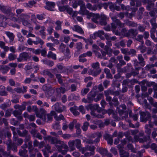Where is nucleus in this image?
<instances>
[{"label": "nucleus", "instance_id": "f03ea898", "mask_svg": "<svg viewBox=\"0 0 157 157\" xmlns=\"http://www.w3.org/2000/svg\"><path fill=\"white\" fill-rule=\"evenodd\" d=\"M97 88V87L96 86L94 87L92 90L88 95L87 99H86L83 98L82 100V101L85 103H90L92 101L97 94V92L95 90Z\"/></svg>", "mask_w": 157, "mask_h": 157}, {"label": "nucleus", "instance_id": "bf43d9fd", "mask_svg": "<svg viewBox=\"0 0 157 157\" xmlns=\"http://www.w3.org/2000/svg\"><path fill=\"white\" fill-rule=\"evenodd\" d=\"M103 84L105 87L106 88L109 84V81L107 80H105L103 82Z\"/></svg>", "mask_w": 157, "mask_h": 157}, {"label": "nucleus", "instance_id": "f3484780", "mask_svg": "<svg viewBox=\"0 0 157 157\" xmlns=\"http://www.w3.org/2000/svg\"><path fill=\"white\" fill-rule=\"evenodd\" d=\"M63 23V21H61L59 20L57 21L56 22L55 24L56 25V26L55 27V29L56 31H59V30H61L62 29L61 25Z\"/></svg>", "mask_w": 157, "mask_h": 157}, {"label": "nucleus", "instance_id": "6e6552de", "mask_svg": "<svg viewBox=\"0 0 157 157\" xmlns=\"http://www.w3.org/2000/svg\"><path fill=\"white\" fill-rule=\"evenodd\" d=\"M21 17L23 18L22 20L21 19V22H22L23 25L25 26L29 27L31 24L27 19H29L30 18V16L27 14H22Z\"/></svg>", "mask_w": 157, "mask_h": 157}, {"label": "nucleus", "instance_id": "412c9836", "mask_svg": "<svg viewBox=\"0 0 157 157\" xmlns=\"http://www.w3.org/2000/svg\"><path fill=\"white\" fill-rule=\"evenodd\" d=\"M138 59L140 61L139 63L141 66H144L145 64V63L144 61V59L142 55L139 54L138 55Z\"/></svg>", "mask_w": 157, "mask_h": 157}, {"label": "nucleus", "instance_id": "a878e982", "mask_svg": "<svg viewBox=\"0 0 157 157\" xmlns=\"http://www.w3.org/2000/svg\"><path fill=\"white\" fill-rule=\"evenodd\" d=\"M37 40L33 41V43L36 45H37L39 44H40L41 45L44 44V42L43 40L39 38L36 37Z\"/></svg>", "mask_w": 157, "mask_h": 157}, {"label": "nucleus", "instance_id": "39448f33", "mask_svg": "<svg viewBox=\"0 0 157 157\" xmlns=\"http://www.w3.org/2000/svg\"><path fill=\"white\" fill-rule=\"evenodd\" d=\"M112 19L113 22L112 23L111 25L113 29H114L113 31H115L117 26H119L120 27H123L124 26V24L121 23L120 21L117 19L115 17H112Z\"/></svg>", "mask_w": 157, "mask_h": 157}, {"label": "nucleus", "instance_id": "de8ad7c7", "mask_svg": "<svg viewBox=\"0 0 157 157\" xmlns=\"http://www.w3.org/2000/svg\"><path fill=\"white\" fill-rule=\"evenodd\" d=\"M38 109L36 106H32V111L35 112L36 115V113L38 112Z\"/></svg>", "mask_w": 157, "mask_h": 157}, {"label": "nucleus", "instance_id": "cd10ccee", "mask_svg": "<svg viewBox=\"0 0 157 157\" xmlns=\"http://www.w3.org/2000/svg\"><path fill=\"white\" fill-rule=\"evenodd\" d=\"M87 8L91 10H96L97 7L94 6H92L90 4L88 3L86 5Z\"/></svg>", "mask_w": 157, "mask_h": 157}, {"label": "nucleus", "instance_id": "bb28decb", "mask_svg": "<svg viewBox=\"0 0 157 157\" xmlns=\"http://www.w3.org/2000/svg\"><path fill=\"white\" fill-rule=\"evenodd\" d=\"M56 91L57 94H59L60 93H64L66 91V90L64 88L60 87L59 88H57L56 89Z\"/></svg>", "mask_w": 157, "mask_h": 157}, {"label": "nucleus", "instance_id": "3c124183", "mask_svg": "<svg viewBox=\"0 0 157 157\" xmlns=\"http://www.w3.org/2000/svg\"><path fill=\"white\" fill-rule=\"evenodd\" d=\"M10 105L9 104H6L4 103L2 104L0 106V107L1 109H6L7 106H10Z\"/></svg>", "mask_w": 157, "mask_h": 157}, {"label": "nucleus", "instance_id": "423d86ee", "mask_svg": "<svg viewBox=\"0 0 157 157\" xmlns=\"http://www.w3.org/2000/svg\"><path fill=\"white\" fill-rule=\"evenodd\" d=\"M52 108L53 109H55L58 113H60L66 109L65 106L59 104L58 103H57L53 105L52 106Z\"/></svg>", "mask_w": 157, "mask_h": 157}, {"label": "nucleus", "instance_id": "774afa93", "mask_svg": "<svg viewBox=\"0 0 157 157\" xmlns=\"http://www.w3.org/2000/svg\"><path fill=\"white\" fill-rule=\"evenodd\" d=\"M46 64L50 67H52L54 65V63L52 61H48Z\"/></svg>", "mask_w": 157, "mask_h": 157}, {"label": "nucleus", "instance_id": "2eb2a0df", "mask_svg": "<svg viewBox=\"0 0 157 157\" xmlns=\"http://www.w3.org/2000/svg\"><path fill=\"white\" fill-rule=\"evenodd\" d=\"M94 34L95 36L99 37L102 40L104 39L105 33L103 31H99L95 33Z\"/></svg>", "mask_w": 157, "mask_h": 157}, {"label": "nucleus", "instance_id": "58836bf2", "mask_svg": "<svg viewBox=\"0 0 157 157\" xmlns=\"http://www.w3.org/2000/svg\"><path fill=\"white\" fill-rule=\"evenodd\" d=\"M136 52L135 50L133 49H131L130 50H128V55H132V56H134L136 55Z\"/></svg>", "mask_w": 157, "mask_h": 157}, {"label": "nucleus", "instance_id": "37998d69", "mask_svg": "<svg viewBox=\"0 0 157 157\" xmlns=\"http://www.w3.org/2000/svg\"><path fill=\"white\" fill-rule=\"evenodd\" d=\"M76 48L78 50H80L82 48V44L81 42H79L76 44Z\"/></svg>", "mask_w": 157, "mask_h": 157}, {"label": "nucleus", "instance_id": "393cba45", "mask_svg": "<svg viewBox=\"0 0 157 157\" xmlns=\"http://www.w3.org/2000/svg\"><path fill=\"white\" fill-rule=\"evenodd\" d=\"M46 46L49 48V50L51 51H54L56 50L55 48H54V44L51 43H48L46 44Z\"/></svg>", "mask_w": 157, "mask_h": 157}, {"label": "nucleus", "instance_id": "6e6d98bb", "mask_svg": "<svg viewBox=\"0 0 157 157\" xmlns=\"http://www.w3.org/2000/svg\"><path fill=\"white\" fill-rule=\"evenodd\" d=\"M84 40L85 42L86 43L87 45L89 44H92V41L90 40L86 39L84 38Z\"/></svg>", "mask_w": 157, "mask_h": 157}, {"label": "nucleus", "instance_id": "9d476101", "mask_svg": "<svg viewBox=\"0 0 157 157\" xmlns=\"http://www.w3.org/2000/svg\"><path fill=\"white\" fill-rule=\"evenodd\" d=\"M71 29L74 31H76L81 34L84 35V32L81 27L79 26L76 25L73 27H71Z\"/></svg>", "mask_w": 157, "mask_h": 157}, {"label": "nucleus", "instance_id": "338daca9", "mask_svg": "<svg viewBox=\"0 0 157 157\" xmlns=\"http://www.w3.org/2000/svg\"><path fill=\"white\" fill-rule=\"evenodd\" d=\"M15 91L17 92V93H20L22 92V89L21 88H17L14 89V90Z\"/></svg>", "mask_w": 157, "mask_h": 157}, {"label": "nucleus", "instance_id": "4468645a", "mask_svg": "<svg viewBox=\"0 0 157 157\" xmlns=\"http://www.w3.org/2000/svg\"><path fill=\"white\" fill-rule=\"evenodd\" d=\"M100 20L99 21L101 25H105L106 24V20L107 17L104 14H101V16H100Z\"/></svg>", "mask_w": 157, "mask_h": 157}, {"label": "nucleus", "instance_id": "e433bc0d", "mask_svg": "<svg viewBox=\"0 0 157 157\" xmlns=\"http://www.w3.org/2000/svg\"><path fill=\"white\" fill-rule=\"evenodd\" d=\"M103 97V94H98L96 98L94 99L95 101L97 102L100 100Z\"/></svg>", "mask_w": 157, "mask_h": 157}, {"label": "nucleus", "instance_id": "aec40b11", "mask_svg": "<svg viewBox=\"0 0 157 157\" xmlns=\"http://www.w3.org/2000/svg\"><path fill=\"white\" fill-rule=\"evenodd\" d=\"M0 10L4 13H10V10L7 7L4 6L0 5Z\"/></svg>", "mask_w": 157, "mask_h": 157}, {"label": "nucleus", "instance_id": "a211bd4d", "mask_svg": "<svg viewBox=\"0 0 157 157\" xmlns=\"http://www.w3.org/2000/svg\"><path fill=\"white\" fill-rule=\"evenodd\" d=\"M9 69V67L7 66L0 65V71H1V72L3 74L7 73Z\"/></svg>", "mask_w": 157, "mask_h": 157}, {"label": "nucleus", "instance_id": "7ed1b4c3", "mask_svg": "<svg viewBox=\"0 0 157 157\" xmlns=\"http://www.w3.org/2000/svg\"><path fill=\"white\" fill-rule=\"evenodd\" d=\"M126 30L125 29H123L121 31V33L127 37H135L138 34L137 31L136 29H131L129 30L127 32H126Z\"/></svg>", "mask_w": 157, "mask_h": 157}, {"label": "nucleus", "instance_id": "1a4fd4ad", "mask_svg": "<svg viewBox=\"0 0 157 157\" xmlns=\"http://www.w3.org/2000/svg\"><path fill=\"white\" fill-rule=\"evenodd\" d=\"M150 117V114L148 113H146L142 112L140 113V121L142 122H146Z\"/></svg>", "mask_w": 157, "mask_h": 157}, {"label": "nucleus", "instance_id": "9b49d317", "mask_svg": "<svg viewBox=\"0 0 157 157\" xmlns=\"http://www.w3.org/2000/svg\"><path fill=\"white\" fill-rule=\"evenodd\" d=\"M78 4L80 5V13L82 14H84L85 13L87 12V11L86 10L85 5L84 3L82 1H79L78 2Z\"/></svg>", "mask_w": 157, "mask_h": 157}, {"label": "nucleus", "instance_id": "4c0bfd02", "mask_svg": "<svg viewBox=\"0 0 157 157\" xmlns=\"http://www.w3.org/2000/svg\"><path fill=\"white\" fill-rule=\"evenodd\" d=\"M55 6V4L53 2H49L47 3V9L50 10L49 7H54Z\"/></svg>", "mask_w": 157, "mask_h": 157}, {"label": "nucleus", "instance_id": "13d9d810", "mask_svg": "<svg viewBox=\"0 0 157 157\" xmlns=\"http://www.w3.org/2000/svg\"><path fill=\"white\" fill-rule=\"evenodd\" d=\"M157 12V10L154 9L152 11H151L150 13V14L151 16H154L155 14V13Z\"/></svg>", "mask_w": 157, "mask_h": 157}, {"label": "nucleus", "instance_id": "69168bd1", "mask_svg": "<svg viewBox=\"0 0 157 157\" xmlns=\"http://www.w3.org/2000/svg\"><path fill=\"white\" fill-rule=\"evenodd\" d=\"M9 65L11 67H16L17 66V64L16 63H9Z\"/></svg>", "mask_w": 157, "mask_h": 157}, {"label": "nucleus", "instance_id": "b1692460", "mask_svg": "<svg viewBox=\"0 0 157 157\" xmlns=\"http://www.w3.org/2000/svg\"><path fill=\"white\" fill-rule=\"evenodd\" d=\"M17 57L16 55L10 53L9 54L8 58L9 60L11 61L14 60L17 58Z\"/></svg>", "mask_w": 157, "mask_h": 157}, {"label": "nucleus", "instance_id": "49530a36", "mask_svg": "<svg viewBox=\"0 0 157 157\" xmlns=\"http://www.w3.org/2000/svg\"><path fill=\"white\" fill-rule=\"evenodd\" d=\"M44 15L37 14L36 15V17L40 20H42L44 18Z\"/></svg>", "mask_w": 157, "mask_h": 157}, {"label": "nucleus", "instance_id": "c9c22d12", "mask_svg": "<svg viewBox=\"0 0 157 157\" xmlns=\"http://www.w3.org/2000/svg\"><path fill=\"white\" fill-rule=\"evenodd\" d=\"M47 31L49 35H51L54 31L53 27L49 26L47 29Z\"/></svg>", "mask_w": 157, "mask_h": 157}, {"label": "nucleus", "instance_id": "8fccbe9b", "mask_svg": "<svg viewBox=\"0 0 157 157\" xmlns=\"http://www.w3.org/2000/svg\"><path fill=\"white\" fill-rule=\"evenodd\" d=\"M121 52L124 54H128V49L122 48L121 49Z\"/></svg>", "mask_w": 157, "mask_h": 157}, {"label": "nucleus", "instance_id": "7c9ffc66", "mask_svg": "<svg viewBox=\"0 0 157 157\" xmlns=\"http://www.w3.org/2000/svg\"><path fill=\"white\" fill-rule=\"evenodd\" d=\"M6 35L9 37L10 40L12 41L13 40L14 36L13 34L9 32H7L6 33Z\"/></svg>", "mask_w": 157, "mask_h": 157}, {"label": "nucleus", "instance_id": "ddd939ff", "mask_svg": "<svg viewBox=\"0 0 157 157\" xmlns=\"http://www.w3.org/2000/svg\"><path fill=\"white\" fill-rule=\"evenodd\" d=\"M23 116L25 118H28L29 121H34L35 119V117L34 115H29L26 112H25L24 113Z\"/></svg>", "mask_w": 157, "mask_h": 157}, {"label": "nucleus", "instance_id": "603ef678", "mask_svg": "<svg viewBox=\"0 0 157 157\" xmlns=\"http://www.w3.org/2000/svg\"><path fill=\"white\" fill-rule=\"evenodd\" d=\"M26 103H24L21 106V109H19L20 110H21V112L23 110H25L26 106Z\"/></svg>", "mask_w": 157, "mask_h": 157}, {"label": "nucleus", "instance_id": "f8f14e48", "mask_svg": "<svg viewBox=\"0 0 157 157\" xmlns=\"http://www.w3.org/2000/svg\"><path fill=\"white\" fill-rule=\"evenodd\" d=\"M13 14L12 13H10V14L9 16V17L10 18V19L12 20L14 22H17L18 23L21 22V19L22 20L23 18L21 17H18V18L17 19L15 17H13Z\"/></svg>", "mask_w": 157, "mask_h": 157}, {"label": "nucleus", "instance_id": "052dcab7", "mask_svg": "<svg viewBox=\"0 0 157 157\" xmlns=\"http://www.w3.org/2000/svg\"><path fill=\"white\" fill-rule=\"evenodd\" d=\"M79 61L81 62L84 63L86 61V59L83 58L80 56L79 57Z\"/></svg>", "mask_w": 157, "mask_h": 157}, {"label": "nucleus", "instance_id": "f257e3e1", "mask_svg": "<svg viewBox=\"0 0 157 157\" xmlns=\"http://www.w3.org/2000/svg\"><path fill=\"white\" fill-rule=\"evenodd\" d=\"M56 114L54 111H52L49 113L47 114V111L43 108H40L38 112L36 113V116L40 118L44 122H48L51 121L53 119L52 116Z\"/></svg>", "mask_w": 157, "mask_h": 157}, {"label": "nucleus", "instance_id": "680f3d73", "mask_svg": "<svg viewBox=\"0 0 157 157\" xmlns=\"http://www.w3.org/2000/svg\"><path fill=\"white\" fill-rule=\"evenodd\" d=\"M106 100L107 101L109 102V103L110 105H112L113 103L111 102L112 98L111 97L109 96H106Z\"/></svg>", "mask_w": 157, "mask_h": 157}, {"label": "nucleus", "instance_id": "c85d7f7f", "mask_svg": "<svg viewBox=\"0 0 157 157\" xmlns=\"http://www.w3.org/2000/svg\"><path fill=\"white\" fill-rule=\"evenodd\" d=\"M45 28L44 26L41 27V30L40 31V33L42 37H45V33L44 32V31L45 30Z\"/></svg>", "mask_w": 157, "mask_h": 157}, {"label": "nucleus", "instance_id": "5701e85b", "mask_svg": "<svg viewBox=\"0 0 157 157\" xmlns=\"http://www.w3.org/2000/svg\"><path fill=\"white\" fill-rule=\"evenodd\" d=\"M118 112L120 115L122 116L123 118V117L126 118L128 116V114L127 112H124L122 110H120L118 111Z\"/></svg>", "mask_w": 157, "mask_h": 157}, {"label": "nucleus", "instance_id": "0eeeda50", "mask_svg": "<svg viewBox=\"0 0 157 157\" xmlns=\"http://www.w3.org/2000/svg\"><path fill=\"white\" fill-rule=\"evenodd\" d=\"M30 56L26 52L21 53L18 58H17V61L21 62L23 61H27L28 59H29Z\"/></svg>", "mask_w": 157, "mask_h": 157}, {"label": "nucleus", "instance_id": "79ce46f5", "mask_svg": "<svg viewBox=\"0 0 157 157\" xmlns=\"http://www.w3.org/2000/svg\"><path fill=\"white\" fill-rule=\"evenodd\" d=\"M89 89L88 88H86L82 90L81 91L82 94V95H85L89 91Z\"/></svg>", "mask_w": 157, "mask_h": 157}, {"label": "nucleus", "instance_id": "4be33fe9", "mask_svg": "<svg viewBox=\"0 0 157 157\" xmlns=\"http://www.w3.org/2000/svg\"><path fill=\"white\" fill-rule=\"evenodd\" d=\"M47 56L48 58H51L52 59L54 60H56V55L53 53L51 51L49 52Z\"/></svg>", "mask_w": 157, "mask_h": 157}, {"label": "nucleus", "instance_id": "20e7f679", "mask_svg": "<svg viewBox=\"0 0 157 157\" xmlns=\"http://www.w3.org/2000/svg\"><path fill=\"white\" fill-rule=\"evenodd\" d=\"M86 13H87V17L88 18H90L92 17L91 19L93 22L96 23L99 22L100 18V15L99 14H95L92 13H89L88 12Z\"/></svg>", "mask_w": 157, "mask_h": 157}, {"label": "nucleus", "instance_id": "c756f323", "mask_svg": "<svg viewBox=\"0 0 157 157\" xmlns=\"http://www.w3.org/2000/svg\"><path fill=\"white\" fill-rule=\"evenodd\" d=\"M54 118L57 121H59L61 120H64V117L62 115H60L59 116L56 115V114L53 115Z\"/></svg>", "mask_w": 157, "mask_h": 157}, {"label": "nucleus", "instance_id": "864d4df0", "mask_svg": "<svg viewBox=\"0 0 157 157\" xmlns=\"http://www.w3.org/2000/svg\"><path fill=\"white\" fill-rule=\"evenodd\" d=\"M76 121L75 120H74L73 121L71 122L69 124V128H73L75 124H76Z\"/></svg>", "mask_w": 157, "mask_h": 157}, {"label": "nucleus", "instance_id": "a19ab883", "mask_svg": "<svg viewBox=\"0 0 157 157\" xmlns=\"http://www.w3.org/2000/svg\"><path fill=\"white\" fill-rule=\"evenodd\" d=\"M99 63L97 62L93 63L91 66L94 69H98L99 68Z\"/></svg>", "mask_w": 157, "mask_h": 157}, {"label": "nucleus", "instance_id": "ea45409f", "mask_svg": "<svg viewBox=\"0 0 157 157\" xmlns=\"http://www.w3.org/2000/svg\"><path fill=\"white\" fill-rule=\"evenodd\" d=\"M139 48L140 50V52L142 53L145 52L147 49V48L145 46L141 45L139 47Z\"/></svg>", "mask_w": 157, "mask_h": 157}, {"label": "nucleus", "instance_id": "0e129e2a", "mask_svg": "<svg viewBox=\"0 0 157 157\" xmlns=\"http://www.w3.org/2000/svg\"><path fill=\"white\" fill-rule=\"evenodd\" d=\"M31 81V79L30 78H26L24 81L25 83L29 84Z\"/></svg>", "mask_w": 157, "mask_h": 157}, {"label": "nucleus", "instance_id": "a18cd8bd", "mask_svg": "<svg viewBox=\"0 0 157 157\" xmlns=\"http://www.w3.org/2000/svg\"><path fill=\"white\" fill-rule=\"evenodd\" d=\"M40 52L42 56H46L47 51L44 48L41 51H40Z\"/></svg>", "mask_w": 157, "mask_h": 157}, {"label": "nucleus", "instance_id": "4d7b16f0", "mask_svg": "<svg viewBox=\"0 0 157 157\" xmlns=\"http://www.w3.org/2000/svg\"><path fill=\"white\" fill-rule=\"evenodd\" d=\"M6 53L5 52H1L0 53V56L3 59L6 56Z\"/></svg>", "mask_w": 157, "mask_h": 157}, {"label": "nucleus", "instance_id": "5fc2aeb1", "mask_svg": "<svg viewBox=\"0 0 157 157\" xmlns=\"http://www.w3.org/2000/svg\"><path fill=\"white\" fill-rule=\"evenodd\" d=\"M66 47V45L63 43H61L60 46V49L63 52L65 50V48Z\"/></svg>", "mask_w": 157, "mask_h": 157}, {"label": "nucleus", "instance_id": "c03bdc74", "mask_svg": "<svg viewBox=\"0 0 157 157\" xmlns=\"http://www.w3.org/2000/svg\"><path fill=\"white\" fill-rule=\"evenodd\" d=\"M92 47L93 51L94 52L100 49L95 44H93L92 46Z\"/></svg>", "mask_w": 157, "mask_h": 157}, {"label": "nucleus", "instance_id": "09e8293b", "mask_svg": "<svg viewBox=\"0 0 157 157\" xmlns=\"http://www.w3.org/2000/svg\"><path fill=\"white\" fill-rule=\"evenodd\" d=\"M78 109L82 114L85 113V110L84 107L82 105H81L79 107Z\"/></svg>", "mask_w": 157, "mask_h": 157}, {"label": "nucleus", "instance_id": "6ab92c4d", "mask_svg": "<svg viewBox=\"0 0 157 157\" xmlns=\"http://www.w3.org/2000/svg\"><path fill=\"white\" fill-rule=\"evenodd\" d=\"M150 22L152 26L151 29V31H154L155 30L157 27V25L156 23V19L155 18H153L151 20Z\"/></svg>", "mask_w": 157, "mask_h": 157}, {"label": "nucleus", "instance_id": "dca6fc26", "mask_svg": "<svg viewBox=\"0 0 157 157\" xmlns=\"http://www.w3.org/2000/svg\"><path fill=\"white\" fill-rule=\"evenodd\" d=\"M97 122V124H99V126L100 127H103L105 125H108L110 123L109 120V119L105 120L104 123L101 122V121H98Z\"/></svg>", "mask_w": 157, "mask_h": 157}, {"label": "nucleus", "instance_id": "72a5a7b5", "mask_svg": "<svg viewBox=\"0 0 157 157\" xmlns=\"http://www.w3.org/2000/svg\"><path fill=\"white\" fill-rule=\"evenodd\" d=\"M24 11V10L23 9H18L16 10V13H17V16L18 17H21V15L23 14H20L21 13Z\"/></svg>", "mask_w": 157, "mask_h": 157}, {"label": "nucleus", "instance_id": "473e14b6", "mask_svg": "<svg viewBox=\"0 0 157 157\" xmlns=\"http://www.w3.org/2000/svg\"><path fill=\"white\" fill-rule=\"evenodd\" d=\"M70 110L73 114L75 116L78 115L79 114V113L73 107L70 108Z\"/></svg>", "mask_w": 157, "mask_h": 157}, {"label": "nucleus", "instance_id": "f704fd0d", "mask_svg": "<svg viewBox=\"0 0 157 157\" xmlns=\"http://www.w3.org/2000/svg\"><path fill=\"white\" fill-rule=\"evenodd\" d=\"M21 110H20L19 109L18 110H15L13 111V114L16 117H17L18 115H21Z\"/></svg>", "mask_w": 157, "mask_h": 157}, {"label": "nucleus", "instance_id": "2f4dec72", "mask_svg": "<svg viewBox=\"0 0 157 157\" xmlns=\"http://www.w3.org/2000/svg\"><path fill=\"white\" fill-rule=\"evenodd\" d=\"M64 39L63 40L62 38L60 39L61 42H64L66 43H67L70 39V37L69 36H64L63 37Z\"/></svg>", "mask_w": 157, "mask_h": 157}, {"label": "nucleus", "instance_id": "e2e57ef3", "mask_svg": "<svg viewBox=\"0 0 157 157\" xmlns=\"http://www.w3.org/2000/svg\"><path fill=\"white\" fill-rule=\"evenodd\" d=\"M10 51L13 53H15L16 52V49L13 46H12L9 48Z\"/></svg>", "mask_w": 157, "mask_h": 157}]
</instances>
